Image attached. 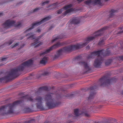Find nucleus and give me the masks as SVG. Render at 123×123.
Segmentation results:
<instances>
[{
	"mask_svg": "<svg viewBox=\"0 0 123 123\" xmlns=\"http://www.w3.org/2000/svg\"><path fill=\"white\" fill-rule=\"evenodd\" d=\"M108 28L107 27H105L100 30H99L94 33L93 35L87 37L86 40V42L83 43H80L75 45H72L66 47L63 49L57 51V54L60 55L62 51H69L72 50L78 49L85 46L90 41L93 40L97 36L101 35L102 33V31Z\"/></svg>",
	"mask_w": 123,
	"mask_h": 123,
	"instance_id": "f257e3e1",
	"label": "nucleus"
},
{
	"mask_svg": "<svg viewBox=\"0 0 123 123\" xmlns=\"http://www.w3.org/2000/svg\"><path fill=\"white\" fill-rule=\"evenodd\" d=\"M33 61L31 59H30L27 61L25 62L20 65L17 68H15L11 70V71L8 74V76L4 78L0 79V82H2V80L5 79H7L10 77L14 76L19 71H22L24 67L26 66L31 65L33 63Z\"/></svg>",
	"mask_w": 123,
	"mask_h": 123,
	"instance_id": "f03ea898",
	"label": "nucleus"
},
{
	"mask_svg": "<svg viewBox=\"0 0 123 123\" xmlns=\"http://www.w3.org/2000/svg\"><path fill=\"white\" fill-rule=\"evenodd\" d=\"M22 101L18 100L12 104H8L0 107V114L2 115L11 113L13 112L14 109L16 106L20 104Z\"/></svg>",
	"mask_w": 123,
	"mask_h": 123,
	"instance_id": "7ed1b4c3",
	"label": "nucleus"
},
{
	"mask_svg": "<svg viewBox=\"0 0 123 123\" xmlns=\"http://www.w3.org/2000/svg\"><path fill=\"white\" fill-rule=\"evenodd\" d=\"M103 50L95 51L92 53L88 57V58H93L95 56L97 55L98 58L96 59L94 64V66L96 67H99L102 62L103 59L102 57V55H104L103 54Z\"/></svg>",
	"mask_w": 123,
	"mask_h": 123,
	"instance_id": "20e7f679",
	"label": "nucleus"
},
{
	"mask_svg": "<svg viewBox=\"0 0 123 123\" xmlns=\"http://www.w3.org/2000/svg\"><path fill=\"white\" fill-rule=\"evenodd\" d=\"M52 94L49 93L46 95L44 99L47 105L50 108L54 107L57 105L55 100L52 99Z\"/></svg>",
	"mask_w": 123,
	"mask_h": 123,
	"instance_id": "39448f33",
	"label": "nucleus"
},
{
	"mask_svg": "<svg viewBox=\"0 0 123 123\" xmlns=\"http://www.w3.org/2000/svg\"><path fill=\"white\" fill-rule=\"evenodd\" d=\"M51 18V17L50 16H48L42 19L41 21H38L33 23L30 27L28 28L27 29L25 32V33H27L30 31L33 28L37 26L40 24L46 22V21L49 20Z\"/></svg>",
	"mask_w": 123,
	"mask_h": 123,
	"instance_id": "423d86ee",
	"label": "nucleus"
},
{
	"mask_svg": "<svg viewBox=\"0 0 123 123\" xmlns=\"http://www.w3.org/2000/svg\"><path fill=\"white\" fill-rule=\"evenodd\" d=\"M72 6V5L71 4L67 5L64 7L63 8L58 10L57 12V13L58 14H60L64 10H65L64 12L65 15L68 14L73 12L74 10L71 7Z\"/></svg>",
	"mask_w": 123,
	"mask_h": 123,
	"instance_id": "0eeeda50",
	"label": "nucleus"
},
{
	"mask_svg": "<svg viewBox=\"0 0 123 123\" xmlns=\"http://www.w3.org/2000/svg\"><path fill=\"white\" fill-rule=\"evenodd\" d=\"M62 45V44L60 42H58L56 44L53 45V46L47 49L44 51L42 52L40 54V55L41 56H42L43 55H45V54H47V53L49 52L53 49L56 48Z\"/></svg>",
	"mask_w": 123,
	"mask_h": 123,
	"instance_id": "6e6552de",
	"label": "nucleus"
},
{
	"mask_svg": "<svg viewBox=\"0 0 123 123\" xmlns=\"http://www.w3.org/2000/svg\"><path fill=\"white\" fill-rule=\"evenodd\" d=\"M15 22L11 20H8L6 21L2 24L3 27L5 29H8L11 26L14 25Z\"/></svg>",
	"mask_w": 123,
	"mask_h": 123,
	"instance_id": "1a4fd4ad",
	"label": "nucleus"
},
{
	"mask_svg": "<svg viewBox=\"0 0 123 123\" xmlns=\"http://www.w3.org/2000/svg\"><path fill=\"white\" fill-rule=\"evenodd\" d=\"M111 81V79H106L105 78H103L100 80V82L101 83L102 86H108L110 84Z\"/></svg>",
	"mask_w": 123,
	"mask_h": 123,
	"instance_id": "9d476101",
	"label": "nucleus"
},
{
	"mask_svg": "<svg viewBox=\"0 0 123 123\" xmlns=\"http://www.w3.org/2000/svg\"><path fill=\"white\" fill-rule=\"evenodd\" d=\"M101 0H88L85 2L86 4L87 5H93L100 4Z\"/></svg>",
	"mask_w": 123,
	"mask_h": 123,
	"instance_id": "9b49d317",
	"label": "nucleus"
},
{
	"mask_svg": "<svg viewBox=\"0 0 123 123\" xmlns=\"http://www.w3.org/2000/svg\"><path fill=\"white\" fill-rule=\"evenodd\" d=\"M43 99L41 97L39 96H37L35 100L37 106L38 108H40L42 106Z\"/></svg>",
	"mask_w": 123,
	"mask_h": 123,
	"instance_id": "f8f14e48",
	"label": "nucleus"
},
{
	"mask_svg": "<svg viewBox=\"0 0 123 123\" xmlns=\"http://www.w3.org/2000/svg\"><path fill=\"white\" fill-rule=\"evenodd\" d=\"M80 64L81 65L83 66L87 70L90 69L89 68L87 62L84 61H82L80 62Z\"/></svg>",
	"mask_w": 123,
	"mask_h": 123,
	"instance_id": "ddd939ff",
	"label": "nucleus"
},
{
	"mask_svg": "<svg viewBox=\"0 0 123 123\" xmlns=\"http://www.w3.org/2000/svg\"><path fill=\"white\" fill-rule=\"evenodd\" d=\"M48 59V57L46 56H45L41 60L40 63L41 64H44L47 62Z\"/></svg>",
	"mask_w": 123,
	"mask_h": 123,
	"instance_id": "4468645a",
	"label": "nucleus"
},
{
	"mask_svg": "<svg viewBox=\"0 0 123 123\" xmlns=\"http://www.w3.org/2000/svg\"><path fill=\"white\" fill-rule=\"evenodd\" d=\"M74 114L76 116H77L82 114V112L79 109H75L74 111Z\"/></svg>",
	"mask_w": 123,
	"mask_h": 123,
	"instance_id": "2eb2a0df",
	"label": "nucleus"
},
{
	"mask_svg": "<svg viewBox=\"0 0 123 123\" xmlns=\"http://www.w3.org/2000/svg\"><path fill=\"white\" fill-rule=\"evenodd\" d=\"M26 36H28V39H34L35 38V36L33 33H31L27 34Z\"/></svg>",
	"mask_w": 123,
	"mask_h": 123,
	"instance_id": "dca6fc26",
	"label": "nucleus"
},
{
	"mask_svg": "<svg viewBox=\"0 0 123 123\" xmlns=\"http://www.w3.org/2000/svg\"><path fill=\"white\" fill-rule=\"evenodd\" d=\"M80 18L77 17L74 19L73 20V22L75 24H78L80 21Z\"/></svg>",
	"mask_w": 123,
	"mask_h": 123,
	"instance_id": "f3484780",
	"label": "nucleus"
},
{
	"mask_svg": "<svg viewBox=\"0 0 123 123\" xmlns=\"http://www.w3.org/2000/svg\"><path fill=\"white\" fill-rule=\"evenodd\" d=\"M39 38H36L34 40V42L33 43L31 44L32 46L35 45L38 42Z\"/></svg>",
	"mask_w": 123,
	"mask_h": 123,
	"instance_id": "a211bd4d",
	"label": "nucleus"
},
{
	"mask_svg": "<svg viewBox=\"0 0 123 123\" xmlns=\"http://www.w3.org/2000/svg\"><path fill=\"white\" fill-rule=\"evenodd\" d=\"M22 25V24L21 22H18L15 25V27L17 28H19L21 27Z\"/></svg>",
	"mask_w": 123,
	"mask_h": 123,
	"instance_id": "6ab92c4d",
	"label": "nucleus"
},
{
	"mask_svg": "<svg viewBox=\"0 0 123 123\" xmlns=\"http://www.w3.org/2000/svg\"><path fill=\"white\" fill-rule=\"evenodd\" d=\"M95 93L94 92H92L90 95L89 98L92 99L94 98Z\"/></svg>",
	"mask_w": 123,
	"mask_h": 123,
	"instance_id": "aec40b11",
	"label": "nucleus"
},
{
	"mask_svg": "<svg viewBox=\"0 0 123 123\" xmlns=\"http://www.w3.org/2000/svg\"><path fill=\"white\" fill-rule=\"evenodd\" d=\"M116 11L115 10H111V13L110 14V16H111L113 15H114V13L116 12Z\"/></svg>",
	"mask_w": 123,
	"mask_h": 123,
	"instance_id": "412c9836",
	"label": "nucleus"
},
{
	"mask_svg": "<svg viewBox=\"0 0 123 123\" xmlns=\"http://www.w3.org/2000/svg\"><path fill=\"white\" fill-rule=\"evenodd\" d=\"M62 37H59L57 36L55 38L53 39L52 40V42H53L54 41H55L56 40H57V39H62Z\"/></svg>",
	"mask_w": 123,
	"mask_h": 123,
	"instance_id": "4be33fe9",
	"label": "nucleus"
},
{
	"mask_svg": "<svg viewBox=\"0 0 123 123\" xmlns=\"http://www.w3.org/2000/svg\"><path fill=\"white\" fill-rule=\"evenodd\" d=\"M58 3H56L53 4L52 5V6H53L54 8L58 6Z\"/></svg>",
	"mask_w": 123,
	"mask_h": 123,
	"instance_id": "5701e85b",
	"label": "nucleus"
},
{
	"mask_svg": "<svg viewBox=\"0 0 123 123\" xmlns=\"http://www.w3.org/2000/svg\"><path fill=\"white\" fill-rule=\"evenodd\" d=\"M27 99L29 101H31V102L33 101V100L31 97L27 96Z\"/></svg>",
	"mask_w": 123,
	"mask_h": 123,
	"instance_id": "b1692460",
	"label": "nucleus"
},
{
	"mask_svg": "<svg viewBox=\"0 0 123 123\" xmlns=\"http://www.w3.org/2000/svg\"><path fill=\"white\" fill-rule=\"evenodd\" d=\"M48 89V88L46 86L40 88L39 90H47Z\"/></svg>",
	"mask_w": 123,
	"mask_h": 123,
	"instance_id": "393cba45",
	"label": "nucleus"
},
{
	"mask_svg": "<svg viewBox=\"0 0 123 123\" xmlns=\"http://www.w3.org/2000/svg\"><path fill=\"white\" fill-rule=\"evenodd\" d=\"M19 44L18 43H16L14 45H13L11 46V47L12 48H14L17 46H18Z\"/></svg>",
	"mask_w": 123,
	"mask_h": 123,
	"instance_id": "a878e982",
	"label": "nucleus"
},
{
	"mask_svg": "<svg viewBox=\"0 0 123 123\" xmlns=\"http://www.w3.org/2000/svg\"><path fill=\"white\" fill-rule=\"evenodd\" d=\"M43 44V43L42 42H40L39 43L36 45L35 46V47H38L40 45H42Z\"/></svg>",
	"mask_w": 123,
	"mask_h": 123,
	"instance_id": "bb28decb",
	"label": "nucleus"
},
{
	"mask_svg": "<svg viewBox=\"0 0 123 123\" xmlns=\"http://www.w3.org/2000/svg\"><path fill=\"white\" fill-rule=\"evenodd\" d=\"M49 2V1H45L42 4V6H43L44 5L48 3Z\"/></svg>",
	"mask_w": 123,
	"mask_h": 123,
	"instance_id": "cd10ccee",
	"label": "nucleus"
},
{
	"mask_svg": "<svg viewBox=\"0 0 123 123\" xmlns=\"http://www.w3.org/2000/svg\"><path fill=\"white\" fill-rule=\"evenodd\" d=\"M40 9V8L39 7L35 9L34 10V12H36L37 11H38Z\"/></svg>",
	"mask_w": 123,
	"mask_h": 123,
	"instance_id": "c85d7f7f",
	"label": "nucleus"
},
{
	"mask_svg": "<svg viewBox=\"0 0 123 123\" xmlns=\"http://www.w3.org/2000/svg\"><path fill=\"white\" fill-rule=\"evenodd\" d=\"M7 60V58L6 57H4L2 58V59L1 60L2 61H6Z\"/></svg>",
	"mask_w": 123,
	"mask_h": 123,
	"instance_id": "c756f323",
	"label": "nucleus"
},
{
	"mask_svg": "<svg viewBox=\"0 0 123 123\" xmlns=\"http://www.w3.org/2000/svg\"><path fill=\"white\" fill-rule=\"evenodd\" d=\"M103 41V40H102L100 41L99 43V44L100 45H101Z\"/></svg>",
	"mask_w": 123,
	"mask_h": 123,
	"instance_id": "7c9ffc66",
	"label": "nucleus"
},
{
	"mask_svg": "<svg viewBox=\"0 0 123 123\" xmlns=\"http://www.w3.org/2000/svg\"><path fill=\"white\" fill-rule=\"evenodd\" d=\"M41 29H38L37 31L38 32H41Z\"/></svg>",
	"mask_w": 123,
	"mask_h": 123,
	"instance_id": "2f4dec72",
	"label": "nucleus"
},
{
	"mask_svg": "<svg viewBox=\"0 0 123 123\" xmlns=\"http://www.w3.org/2000/svg\"><path fill=\"white\" fill-rule=\"evenodd\" d=\"M120 58L122 60H123V56H121Z\"/></svg>",
	"mask_w": 123,
	"mask_h": 123,
	"instance_id": "473e14b6",
	"label": "nucleus"
},
{
	"mask_svg": "<svg viewBox=\"0 0 123 123\" xmlns=\"http://www.w3.org/2000/svg\"><path fill=\"white\" fill-rule=\"evenodd\" d=\"M12 41H10V43H9V45H10L12 43Z\"/></svg>",
	"mask_w": 123,
	"mask_h": 123,
	"instance_id": "72a5a7b5",
	"label": "nucleus"
},
{
	"mask_svg": "<svg viewBox=\"0 0 123 123\" xmlns=\"http://www.w3.org/2000/svg\"><path fill=\"white\" fill-rule=\"evenodd\" d=\"M3 15V13H0V16H1Z\"/></svg>",
	"mask_w": 123,
	"mask_h": 123,
	"instance_id": "f704fd0d",
	"label": "nucleus"
},
{
	"mask_svg": "<svg viewBox=\"0 0 123 123\" xmlns=\"http://www.w3.org/2000/svg\"><path fill=\"white\" fill-rule=\"evenodd\" d=\"M40 37V38H41V37Z\"/></svg>",
	"mask_w": 123,
	"mask_h": 123,
	"instance_id": "c9c22d12",
	"label": "nucleus"
}]
</instances>
